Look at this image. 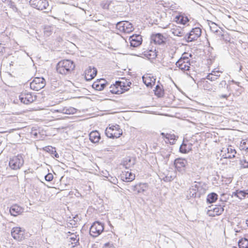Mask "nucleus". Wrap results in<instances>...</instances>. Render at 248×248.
<instances>
[{"label": "nucleus", "mask_w": 248, "mask_h": 248, "mask_svg": "<svg viewBox=\"0 0 248 248\" xmlns=\"http://www.w3.org/2000/svg\"><path fill=\"white\" fill-rule=\"evenodd\" d=\"M104 230V224L99 221H95L90 228V234L93 237L99 236Z\"/></svg>", "instance_id": "5"}, {"label": "nucleus", "mask_w": 248, "mask_h": 248, "mask_svg": "<svg viewBox=\"0 0 248 248\" xmlns=\"http://www.w3.org/2000/svg\"><path fill=\"white\" fill-rule=\"evenodd\" d=\"M112 1L110 0H105L101 3V6L104 9L109 10L111 6Z\"/></svg>", "instance_id": "35"}, {"label": "nucleus", "mask_w": 248, "mask_h": 248, "mask_svg": "<svg viewBox=\"0 0 248 248\" xmlns=\"http://www.w3.org/2000/svg\"><path fill=\"white\" fill-rule=\"evenodd\" d=\"M228 96L229 95L227 94H222L220 95V98H227Z\"/></svg>", "instance_id": "55"}, {"label": "nucleus", "mask_w": 248, "mask_h": 248, "mask_svg": "<svg viewBox=\"0 0 248 248\" xmlns=\"http://www.w3.org/2000/svg\"><path fill=\"white\" fill-rule=\"evenodd\" d=\"M75 109L74 108H71L69 109L63 108L62 109H57L56 111L57 112H62L64 114H71L73 113Z\"/></svg>", "instance_id": "42"}, {"label": "nucleus", "mask_w": 248, "mask_h": 248, "mask_svg": "<svg viewBox=\"0 0 248 248\" xmlns=\"http://www.w3.org/2000/svg\"><path fill=\"white\" fill-rule=\"evenodd\" d=\"M123 84L121 81H116L115 84L111 85L109 87V92L113 94L122 93L123 91L120 87H123Z\"/></svg>", "instance_id": "16"}, {"label": "nucleus", "mask_w": 248, "mask_h": 248, "mask_svg": "<svg viewBox=\"0 0 248 248\" xmlns=\"http://www.w3.org/2000/svg\"><path fill=\"white\" fill-rule=\"evenodd\" d=\"M203 87L204 90L209 91L216 92L217 90L215 86L211 85L209 82L205 80L203 81Z\"/></svg>", "instance_id": "32"}, {"label": "nucleus", "mask_w": 248, "mask_h": 248, "mask_svg": "<svg viewBox=\"0 0 248 248\" xmlns=\"http://www.w3.org/2000/svg\"><path fill=\"white\" fill-rule=\"evenodd\" d=\"M233 248H237L236 247H233Z\"/></svg>", "instance_id": "64"}, {"label": "nucleus", "mask_w": 248, "mask_h": 248, "mask_svg": "<svg viewBox=\"0 0 248 248\" xmlns=\"http://www.w3.org/2000/svg\"><path fill=\"white\" fill-rule=\"evenodd\" d=\"M155 94L158 97H162L164 94V90L163 87L161 84L156 85L155 89L154 90Z\"/></svg>", "instance_id": "27"}, {"label": "nucleus", "mask_w": 248, "mask_h": 248, "mask_svg": "<svg viewBox=\"0 0 248 248\" xmlns=\"http://www.w3.org/2000/svg\"><path fill=\"white\" fill-rule=\"evenodd\" d=\"M148 187V185L147 183H139L130 186L131 190L137 192V194L143 193L147 190Z\"/></svg>", "instance_id": "17"}, {"label": "nucleus", "mask_w": 248, "mask_h": 248, "mask_svg": "<svg viewBox=\"0 0 248 248\" xmlns=\"http://www.w3.org/2000/svg\"><path fill=\"white\" fill-rule=\"evenodd\" d=\"M11 233L13 238L18 241H21L25 238L24 230H22L20 227H14Z\"/></svg>", "instance_id": "10"}, {"label": "nucleus", "mask_w": 248, "mask_h": 248, "mask_svg": "<svg viewBox=\"0 0 248 248\" xmlns=\"http://www.w3.org/2000/svg\"><path fill=\"white\" fill-rule=\"evenodd\" d=\"M19 99L20 102L24 104H29L36 99V96H33L30 93H21L19 96Z\"/></svg>", "instance_id": "11"}, {"label": "nucleus", "mask_w": 248, "mask_h": 248, "mask_svg": "<svg viewBox=\"0 0 248 248\" xmlns=\"http://www.w3.org/2000/svg\"><path fill=\"white\" fill-rule=\"evenodd\" d=\"M29 4L32 8L40 11L46 9L49 6L47 0H30Z\"/></svg>", "instance_id": "8"}, {"label": "nucleus", "mask_w": 248, "mask_h": 248, "mask_svg": "<svg viewBox=\"0 0 248 248\" xmlns=\"http://www.w3.org/2000/svg\"><path fill=\"white\" fill-rule=\"evenodd\" d=\"M232 196L242 200L246 198L247 195L245 190H237L232 193Z\"/></svg>", "instance_id": "31"}, {"label": "nucleus", "mask_w": 248, "mask_h": 248, "mask_svg": "<svg viewBox=\"0 0 248 248\" xmlns=\"http://www.w3.org/2000/svg\"><path fill=\"white\" fill-rule=\"evenodd\" d=\"M242 66H240V68H239V71H241L242 70Z\"/></svg>", "instance_id": "62"}, {"label": "nucleus", "mask_w": 248, "mask_h": 248, "mask_svg": "<svg viewBox=\"0 0 248 248\" xmlns=\"http://www.w3.org/2000/svg\"><path fill=\"white\" fill-rule=\"evenodd\" d=\"M108 84V83L105 79L100 78L93 83L92 87L97 91H100L103 90Z\"/></svg>", "instance_id": "18"}, {"label": "nucleus", "mask_w": 248, "mask_h": 248, "mask_svg": "<svg viewBox=\"0 0 248 248\" xmlns=\"http://www.w3.org/2000/svg\"><path fill=\"white\" fill-rule=\"evenodd\" d=\"M226 87V89H228L229 86L227 85L226 81L225 80H222L218 84V88L219 90H222L223 89H225Z\"/></svg>", "instance_id": "44"}, {"label": "nucleus", "mask_w": 248, "mask_h": 248, "mask_svg": "<svg viewBox=\"0 0 248 248\" xmlns=\"http://www.w3.org/2000/svg\"><path fill=\"white\" fill-rule=\"evenodd\" d=\"M122 83H123V87H120L121 88H122V90L123 91V93L125 91H127L129 90L128 87H130V86L131 85V83L130 81H128L126 80H125V81H122Z\"/></svg>", "instance_id": "38"}, {"label": "nucleus", "mask_w": 248, "mask_h": 248, "mask_svg": "<svg viewBox=\"0 0 248 248\" xmlns=\"http://www.w3.org/2000/svg\"><path fill=\"white\" fill-rule=\"evenodd\" d=\"M32 134L34 136V137L36 138L37 137L38 134H37V133L36 132H32Z\"/></svg>", "instance_id": "57"}, {"label": "nucleus", "mask_w": 248, "mask_h": 248, "mask_svg": "<svg viewBox=\"0 0 248 248\" xmlns=\"http://www.w3.org/2000/svg\"><path fill=\"white\" fill-rule=\"evenodd\" d=\"M151 42L155 44L163 45L166 43V38L160 33L153 34L151 36Z\"/></svg>", "instance_id": "14"}, {"label": "nucleus", "mask_w": 248, "mask_h": 248, "mask_svg": "<svg viewBox=\"0 0 248 248\" xmlns=\"http://www.w3.org/2000/svg\"><path fill=\"white\" fill-rule=\"evenodd\" d=\"M45 179L46 181L50 182L53 179V175L52 173H48L45 176Z\"/></svg>", "instance_id": "49"}, {"label": "nucleus", "mask_w": 248, "mask_h": 248, "mask_svg": "<svg viewBox=\"0 0 248 248\" xmlns=\"http://www.w3.org/2000/svg\"><path fill=\"white\" fill-rule=\"evenodd\" d=\"M191 56V54H189L187 53H184L177 61H178V63H180V62H181L183 61L190 62V59L189 57Z\"/></svg>", "instance_id": "36"}, {"label": "nucleus", "mask_w": 248, "mask_h": 248, "mask_svg": "<svg viewBox=\"0 0 248 248\" xmlns=\"http://www.w3.org/2000/svg\"><path fill=\"white\" fill-rule=\"evenodd\" d=\"M218 195L215 192H212L209 194L206 198V202L208 203H212L215 202L217 199Z\"/></svg>", "instance_id": "30"}, {"label": "nucleus", "mask_w": 248, "mask_h": 248, "mask_svg": "<svg viewBox=\"0 0 248 248\" xmlns=\"http://www.w3.org/2000/svg\"><path fill=\"white\" fill-rule=\"evenodd\" d=\"M24 163V160L22 154H18L10 157L9 161V168L14 170L20 169Z\"/></svg>", "instance_id": "2"}, {"label": "nucleus", "mask_w": 248, "mask_h": 248, "mask_svg": "<svg viewBox=\"0 0 248 248\" xmlns=\"http://www.w3.org/2000/svg\"><path fill=\"white\" fill-rule=\"evenodd\" d=\"M227 150H228V153H234L233 154L235 155L236 154V153L234 149H232V148H231L230 150L229 148H228Z\"/></svg>", "instance_id": "54"}, {"label": "nucleus", "mask_w": 248, "mask_h": 248, "mask_svg": "<svg viewBox=\"0 0 248 248\" xmlns=\"http://www.w3.org/2000/svg\"><path fill=\"white\" fill-rule=\"evenodd\" d=\"M246 224L247 226H248V219L246 220Z\"/></svg>", "instance_id": "61"}, {"label": "nucleus", "mask_w": 248, "mask_h": 248, "mask_svg": "<svg viewBox=\"0 0 248 248\" xmlns=\"http://www.w3.org/2000/svg\"><path fill=\"white\" fill-rule=\"evenodd\" d=\"M44 33L46 36H49L51 35L52 32V29L50 26H46L44 28Z\"/></svg>", "instance_id": "46"}, {"label": "nucleus", "mask_w": 248, "mask_h": 248, "mask_svg": "<svg viewBox=\"0 0 248 248\" xmlns=\"http://www.w3.org/2000/svg\"><path fill=\"white\" fill-rule=\"evenodd\" d=\"M175 19L177 22L183 25L186 24L189 21V19L187 17H185L182 15L177 16Z\"/></svg>", "instance_id": "33"}, {"label": "nucleus", "mask_w": 248, "mask_h": 248, "mask_svg": "<svg viewBox=\"0 0 248 248\" xmlns=\"http://www.w3.org/2000/svg\"><path fill=\"white\" fill-rule=\"evenodd\" d=\"M239 248H248V239L243 238L239 240L238 242Z\"/></svg>", "instance_id": "34"}, {"label": "nucleus", "mask_w": 248, "mask_h": 248, "mask_svg": "<svg viewBox=\"0 0 248 248\" xmlns=\"http://www.w3.org/2000/svg\"><path fill=\"white\" fill-rule=\"evenodd\" d=\"M68 233H69V234H71V235H72V234H73V233H71V232H68Z\"/></svg>", "instance_id": "63"}, {"label": "nucleus", "mask_w": 248, "mask_h": 248, "mask_svg": "<svg viewBox=\"0 0 248 248\" xmlns=\"http://www.w3.org/2000/svg\"><path fill=\"white\" fill-rule=\"evenodd\" d=\"M178 137L176 136L174 134H169L168 136L167 140L171 145L175 143V141L177 140Z\"/></svg>", "instance_id": "37"}, {"label": "nucleus", "mask_w": 248, "mask_h": 248, "mask_svg": "<svg viewBox=\"0 0 248 248\" xmlns=\"http://www.w3.org/2000/svg\"><path fill=\"white\" fill-rule=\"evenodd\" d=\"M175 64L177 67L183 71H188L190 69V62L183 61L178 63V61H177Z\"/></svg>", "instance_id": "24"}, {"label": "nucleus", "mask_w": 248, "mask_h": 248, "mask_svg": "<svg viewBox=\"0 0 248 248\" xmlns=\"http://www.w3.org/2000/svg\"><path fill=\"white\" fill-rule=\"evenodd\" d=\"M44 150L49 153L53 157L59 158V155L57 153L56 148L51 146H46L44 148Z\"/></svg>", "instance_id": "26"}, {"label": "nucleus", "mask_w": 248, "mask_h": 248, "mask_svg": "<svg viewBox=\"0 0 248 248\" xmlns=\"http://www.w3.org/2000/svg\"><path fill=\"white\" fill-rule=\"evenodd\" d=\"M75 68L74 62L70 60L65 59L60 61L56 65L57 72L62 75L70 74Z\"/></svg>", "instance_id": "1"}, {"label": "nucleus", "mask_w": 248, "mask_h": 248, "mask_svg": "<svg viewBox=\"0 0 248 248\" xmlns=\"http://www.w3.org/2000/svg\"><path fill=\"white\" fill-rule=\"evenodd\" d=\"M170 31L175 36L181 37L185 35L184 30L179 27H176L174 28H172Z\"/></svg>", "instance_id": "29"}, {"label": "nucleus", "mask_w": 248, "mask_h": 248, "mask_svg": "<svg viewBox=\"0 0 248 248\" xmlns=\"http://www.w3.org/2000/svg\"><path fill=\"white\" fill-rule=\"evenodd\" d=\"M24 212V208L17 204L13 205L9 209V212L11 216L16 217Z\"/></svg>", "instance_id": "21"}, {"label": "nucleus", "mask_w": 248, "mask_h": 248, "mask_svg": "<svg viewBox=\"0 0 248 248\" xmlns=\"http://www.w3.org/2000/svg\"><path fill=\"white\" fill-rule=\"evenodd\" d=\"M89 139L93 143H97L101 139L100 134L96 130L93 131L89 134Z\"/></svg>", "instance_id": "23"}, {"label": "nucleus", "mask_w": 248, "mask_h": 248, "mask_svg": "<svg viewBox=\"0 0 248 248\" xmlns=\"http://www.w3.org/2000/svg\"><path fill=\"white\" fill-rule=\"evenodd\" d=\"M143 55L144 57L148 58L149 60L154 59L157 56V54L155 50L153 51L152 50H148L145 51L143 53Z\"/></svg>", "instance_id": "28"}, {"label": "nucleus", "mask_w": 248, "mask_h": 248, "mask_svg": "<svg viewBox=\"0 0 248 248\" xmlns=\"http://www.w3.org/2000/svg\"><path fill=\"white\" fill-rule=\"evenodd\" d=\"M70 239L73 241L72 242V244H75L74 247L78 246L79 244V237H78V235H77L75 234H72V236L70 238Z\"/></svg>", "instance_id": "41"}, {"label": "nucleus", "mask_w": 248, "mask_h": 248, "mask_svg": "<svg viewBox=\"0 0 248 248\" xmlns=\"http://www.w3.org/2000/svg\"><path fill=\"white\" fill-rule=\"evenodd\" d=\"M130 46L131 47H136L140 46L142 41V37L139 34H133L129 37Z\"/></svg>", "instance_id": "13"}, {"label": "nucleus", "mask_w": 248, "mask_h": 248, "mask_svg": "<svg viewBox=\"0 0 248 248\" xmlns=\"http://www.w3.org/2000/svg\"><path fill=\"white\" fill-rule=\"evenodd\" d=\"M142 80L143 83L147 87L152 88L155 84L156 79L153 76L151 77L148 75H144L142 77Z\"/></svg>", "instance_id": "22"}, {"label": "nucleus", "mask_w": 248, "mask_h": 248, "mask_svg": "<svg viewBox=\"0 0 248 248\" xmlns=\"http://www.w3.org/2000/svg\"><path fill=\"white\" fill-rule=\"evenodd\" d=\"M240 148L241 150L248 152V140H242L240 143Z\"/></svg>", "instance_id": "39"}, {"label": "nucleus", "mask_w": 248, "mask_h": 248, "mask_svg": "<svg viewBox=\"0 0 248 248\" xmlns=\"http://www.w3.org/2000/svg\"><path fill=\"white\" fill-rule=\"evenodd\" d=\"M197 197H198L197 192L194 189H192L191 187L189 189L188 193L187 195V198L189 199L191 198H196Z\"/></svg>", "instance_id": "40"}, {"label": "nucleus", "mask_w": 248, "mask_h": 248, "mask_svg": "<svg viewBox=\"0 0 248 248\" xmlns=\"http://www.w3.org/2000/svg\"><path fill=\"white\" fill-rule=\"evenodd\" d=\"M97 70L95 67L89 66L85 71V78L86 81H90L96 75Z\"/></svg>", "instance_id": "15"}, {"label": "nucleus", "mask_w": 248, "mask_h": 248, "mask_svg": "<svg viewBox=\"0 0 248 248\" xmlns=\"http://www.w3.org/2000/svg\"><path fill=\"white\" fill-rule=\"evenodd\" d=\"M241 164L244 168H248V161L245 159L241 161Z\"/></svg>", "instance_id": "50"}, {"label": "nucleus", "mask_w": 248, "mask_h": 248, "mask_svg": "<svg viewBox=\"0 0 248 248\" xmlns=\"http://www.w3.org/2000/svg\"><path fill=\"white\" fill-rule=\"evenodd\" d=\"M45 85V79L43 77H36L30 83L31 89L36 91L43 89Z\"/></svg>", "instance_id": "7"}, {"label": "nucleus", "mask_w": 248, "mask_h": 248, "mask_svg": "<svg viewBox=\"0 0 248 248\" xmlns=\"http://www.w3.org/2000/svg\"><path fill=\"white\" fill-rule=\"evenodd\" d=\"M212 73H213L214 76L217 77V78L220 77V72L219 71H213Z\"/></svg>", "instance_id": "52"}, {"label": "nucleus", "mask_w": 248, "mask_h": 248, "mask_svg": "<svg viewBox=\"0 0 248 248\" xmlns=\"http://www.w3.org/2000/svg\"><path fill=\"white\" fill-rule=\"evenodd\" d=\"M206 78L211 81H215L217 79V77L214 76L213 75V73H212V72L211 73L209 74L206 76Z\"/></svg>", "instance_id": "48"}, {"label": "nucleus", "mask_w": 248, "mask_h": 248, "mask_svg": "<svg viewBox=\"0 0 248 248\" xmlns=\"http://www.w3.org/2000/svg\"><path fill=\"white\" fill-rule=\"evenodd\" d=\"M52 84V86H54L55 88H56L57 87V82L56 83H51Z\"/></svg>", "instance_id": "58"}, {"label": "nucleus", "mask_w": 248, "mask_h": 248, "mask_svg": "<svg viewBox=\"0 0 248 248\" xmlns=\"http://www.w3.org/2000/svg\"><path fill=\"white\" fill-rule=\"evenodd\" d=\"M224 34H221V37H222V39H223V40H225V41H227V39H225V38H224Z\"/></svg>", "instance_id": "59"}, {"label": "nucleus", "mask_w": 248, "mask_h": 248, "mask_svg": "<svg viewBox=\"0 0 248 248\" xmlns=\"http://www.w3.org/2000/svg\"><path fill=\"white\" fill-rule=\"evenodd\" d=\"M187 164V161L184 158H178L175 159L174 161V165L176 170L182 174L185 172Z\"/></svg>", "instance_id": "9"}, {"label": "nucleus", "mask_w": 248, "mask_h": 248, "mask_svg": "<svg viewBox=\"0 0 248 248\" xmlns=\"http://www.w3.org/2000/svg\"><path fill=\"white\" fill-rule=\"evenodd\" d=\"M201 33L202 30L200 28L196 27L193 28L189 33L185 35L184 40H185L186 42L187 43L192 42L196 40L200 37Z\"/></svg>", "instance_id": "4"}, {"label": "nucleus", "mask_w": 248, "mask_h": 248, "mask_svg": "<svg viewBox=\"0 0 248 248\" xmlns=\"http://www.w3.org/2000/svg\"><path fill=\"white\" fill-rule=\"evenodd\" d=\"M122 134V130L118 124L109 125L105 130V134L109 138H118Z\"/></svg>", "instance_id": "3"}, {"label": "nucleus", "mask_w": 248, "mask_h": 248, "mask_svg": "<svg viewBox=\"0 0 248 248\" xmlns=\"http://www.w3.org/2000/svg\"><path fill=\"white\" fill-rule=\"evenodd\" d=\"M116 29L124 33H130L134 30L133 24L128 21H122L117 23Z\"/></svg>", "instance_id": "6"}, {"label": "nucleus", "mask_w": 248, "mask_h": 248, "mask_svg": "<svg viewBox=\"0 0 248 248\" xmlns=\"http://www.w3.org/2000/svg\"><path fill=\"white\" fill-rule=\"evenodd\" d=\"M224 205H221L209 206L210 209L208 210V214L211 217L220 215L224 210Z\"/></svg>", "instance_id": "12"}, {"label": "nucleus", "mask_w": 248, "mask_h": 248, "mask_svg": "<svg viewBox=\"0 0 248 248\" xmlns=\"http://www.w3.org/2000/svg\"><path fill=\"white\" fill-rule=\"evenodd\" d=\"M103 248H115V247L113 244L107 243L104 245Z\"/></svg>", "instance_id": "51"}, {"label": "nucleus", "mask_w": 248, "mask_h": 248, "mask_svg": "<svg viewBox=\"0 0 248 248\" xmlns=\"http://www.w3.org/2000/svg\"><path fill=\"white\" fill-rule=\"evenodd\" d=\"M169 134L168 133H163V132H162L161 133V135L162 136V137L163 138H165L166 139H167L168 138V136L169 135Z\"/></svg>", "instance_id": "53"}, {"label": "nucleus", "mask_w": 248, "mask_h": 248, "mask_svg": "<svg viewBox=\"0 0 248 248\" xmlns=\"http://www.w3.org/2000/svg\"><path fill=\"white\" fill-rule=\"evenodd\" d=\"M108 180L111 182V183L116 185L118 183V179L116 178V177H113L110 175H109L108 177Z\"/></svg>", "instance_id": "47"}, {"label": "nucleus", "mask_w": 248, "mask_h": 248, "mask_svg": "<svg viewBox=\"0 0 248 248\" xmlns=\"http://www.w3.org/2000/svg\"><path fill=\"white\" fill-rule=\"evenodd\" d=\"M8 6L10 8L12 9L13 11L15 12H18V8L16 7L15 3L12 0H10L8 1Z\"/></svg>", "instance_id": "45"}, {"label": "nucleus", "mask_w": 248, "mask_h": 248, "mask_svg": "<svg viewBox=\"0 0 248 248\" xmlns=\"http://www.w3.org/2000/svg\"><path fill=\"white\" fill-rule=\"evenodd\" d=\"M195 184L192 185V189H194L198 195V197H200L202 194L205 193V189L203 187L204 184L202 182H195Z\"/></svg>", "instance_id": "19"}, {"label": "nucleus", "mask_w": 248, "mask_h": 248, "mask_svg": "<svg viewBox=\"0 0 248 248\" xmlns=\"http://www.w3.org/2000/svg\"><path fill=\"white\" fill-rule=\"evenodd\" d=\"M245 191H246L247 197H248V189L245 190Z\"/></svg>", "instance_id": "60"}, {"label": "nucleus", "mask_w": 248, "mask_h": 248, "mask_svg": "<svg viewBox=\"0 0 248 248\" xmlns=\"http://www.w3.org/2000/svg\"><path fill=\"white\" fill-rule=\"evenodd\" d=\"M235 157V155L234 154H233L232 155V156H231V155H228V156H226L225 157V158H233V157Z\"/></svg>", "instance_id": "56"}, {"label": "nucleus", "mask_w": 248, "mask_h": 248, "mask_svg": "<svg viewBox=\"0 0 248 248\" xmlns=\"http://www.w3.org/2000/svg\"><path fill=\"white\" fill-rule=\"evenodd\" d=\"M179 150L181 153L186 154L188 153V152L189 150V148L187 147V145L186 144L183 143L180 146Z\"/></svg>", "instance_id": "43"}, {"label": "nucleus", "mask_w": 248, "mask_h": 248, "mask_svg": "<svg viewBox=\"0 0 248 248\" xmlns=\"http://www.w3.org/2000/svg\"><path fill=\"white\" fill-rule=\"evenodd\" d=\"M176 172L174 170H169L167 172L166 174L163 179L165 182H170L176 177Z\"/></svg>", "instance_id": "25"}, {"label": "nucleus", "mask_w": 248, "mask_h": 248, "mask_svg": "<svg viewBox=\"0 0 248 248\" xmlns=\"http://www.w3.org/2000/svg\"><path fill=\"white\" fill-rule=\"evenodd\" d=\"M121 179L124 182H131L135 178V175L128 170L124 171L120 175Z\"/></svg>", "instance_id": "20"}]
</instances>
